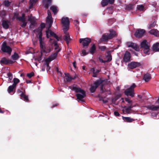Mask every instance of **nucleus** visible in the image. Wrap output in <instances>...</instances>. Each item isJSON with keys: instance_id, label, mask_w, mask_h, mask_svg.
<instances>
[{"instance_id": "1", "label": "nucleus", "mask_w": 159, "mask_h": 159, "mask_svg": "<svg viewBox=\"0 0 159 159\" xmlns=\"http://www.w3.org/2000/svg\"><path fill=\"white\" fill-rule=\"evenodd\" d=\"M73 89L75 90V92L76 93H80L82 94L77 93L76 94V96L77 99L82 102H84V100L83 99L86 96L85 92L80 87L79 88H73Z\"/></svg>"}, {"instance_id": "5", "label": "nucleus", "mask_w": 159, "mask_h": 159, "mask_svg": "<svg viewBox=\"0 0 159 159\" xmlns=\"http://www.w3.org/2000/svg\"><path fill=\"white\" fill-rule=\"evenodd\" d=\"M61 23L63 25V32L67 31L69 28L70 21L67 17H63L61 19Z\"/></svg>"}, {"instance_id": "56", "label": "nucleus", "mask_w": 159, "mask_h": 159, "mask_svg": "<svg viewBox=\"0 0 159 159\" xmlns=\"http://www.w3.org/2000/svg\"><path fill=\"white\" fill-rule=\"evenodd\" d=\"M133 49L136 51L138 52L139 51V48L138 45H137Z\"/></svg>"}, {"instance_id": "58", "label": "nucleus", "mask_w": 159, "mask_h": 159, "mask_svg": "<svg viewBox=\"0 0 159 159\" xmlns=\"http://www.w3.org/2000/svg\"><path fill=\"white\" fill-rule=\"evenodd\" d=\"M114 115L117 116H120V114L117 111H115L114 112Z\"/></svg>"}, {"instance_id": "34", "label": "nucleus", "mask_w": 159, "mask_h": 159, "mask_svg": "<svg viewBox=\"0 0 159 159\" xmlns=\"http://www.w3.org/2000/svg\"><path fill=\"white\" fill-rule=\"evenodd\" d=\"M38 0H30L29 3V8H32L33 7L35 4Z\"/></svg>"}, {"instance_id": "19", "label": "nucleus", "mask_w": 159, "mask_h": 159, "mask_svg": "<svg viewBox=\"0 0 159 159\" xmlns=\"http://www.w3.org/2000/svg\"><path fill=\"white\" fill-rule=\"evenodd\" d=\"M25 16V14L23 13L22 15V18H20V21H21L23 23L20 25L21 26L22 28L25 27L27 24V22H26V19Z\"/></svg>"}, {"instance_id": "15", "label": "nucleus", "mask_w": 159, "mask_h": 159, "mask_svg": "<svg viewBox=\"0 0 159 159\" xmlns=\"http://www.w3.org/2000/svg\"><path fill=\"white\" fill-rule=\"evenodd\" d=\"M141 65V64L139 62L134 61L131 62L128 64L129 67L131 69L139 67Z\"/></svg>"}, {"instance_id": "26", "label": "nucleus", "mask_w": 159, "mask_h": 159, "mask_svg": "<svg viewBox=\"0 0 159 159\" xmlns=\"http://www.w3.org/2000/svg\"><path fill=\"white\" fill-rule=\"evenodd\" d=\"M65 75L66 77L65 79L66 80V81L67 82H70L72 80H74L75 78V77L73 78L72 77L69 76V74L68 73H65Z\"/></svg>"}, {"instance_id": "55", "label": "nucleus", "mask_w": 159, "mask_h": 159, "mask_svg": "<svg viewBox=\"0 0 159 159\" xmlns=\"http://www.w3.org/2000/svg\"><path fill=\"white\" fill-rule=\"evenodd\" d=\"M120 97V96L119 95L116 96L112 100V102H115L117 100H118L119 98Z\"/></svg>"}, {"instance_id": "9", "label": "nucleus", "mask_w": 159, "mask_h": 159, "mask_svg": "<svg viewBox=\"0 0 159 159\" xmlns=\"http://www.w3.org/2000/svg\"><path fill=\"white\" fill-rule=\"evenodd\" d=\"M145 32V31L144 30L138 29L134 33V35L136 38H140L143 36Z\"/></svg>"}, {"instance_id": "33", "label": "nucleus", "mask_w": 159, "mask_h": 159, "mask_svg": "<svg viewBox=\"0 0 159 159\" xmlns=\"http://www.w3.org/2000/svg\"><path fill=\"white\" fill-rule=\"evenodd\" d=\"M126 44L128 47H131L133 49L137 45L136 44L131 42H127Z\"/></svg>"}, {"instance_id": "54", "label": "nucleus", "mask_w": 159, "mask_h": 159, "mask_svg": "<svg viewBox=\"0 0 159 159\" xmlns=\"http://www.w3.org/2000/svg\"><path fill=\"white\" fill-rule=\"evenodd\" d=\"M7 75L8 76V77L9 79V80H11L12 79V78H13V76H12V74L11 73L9 72L7 74Z\"/></svg>"}, {"instance_id": "41", "label": "nucleus", "mask_w": 159, "mask_h": 159, "mask_svg": "<svg viewBox=\"0 0 159 159\" xmlns=\"http://www.w3.org/2000/svg\"><path fill=\"white\" fill-rule=\"evenodd\" d=\"M13 84L12 85L16 87V85L20 82V80L17 78H14L13 80Z\"/></svg>"}, {"instance_id": "64", "label": "nucleus", "mask_w": 159, "mask_h": 159, "mask_svg": "<svg viewBox=\"0 0 159 159\" xmlns=\"http://www.w3.org/2000/svg\"><path fill=\"white\" fill-rule=\"evenodd\" d=\"M74 24L75 25H77L79 24V22L77 20H75L74 21Z\"/></svg>"}, {"instance_id": "18", "label": "nucleus", "mask_w": 159, "mask_h": 159, "mask_svg": "<svg viewBox=\"0 0 159 159\" xmlns=\"http://www.w3.org/2000/svg\"><path fill=\"white\" fill-rule=\"evenodd\" d=\"M114 0H102L101 4L103 7L107 6L108 4H112L114 3Z\"/></svg>"}, {"instance_id": "30", "label": "nucleus", "mask_w": 159, "mask_h": 159, "mask_svg": "<svg viewBox=\"0 0 159 159\" xmlns=\"http://www.w3.org/2000/svg\"><path fill=\"white\" fill-rule=\"evenodd\" d=\"M135 106V105H133L131 103L130 104L129 106L125 108V111L126 113L129 114L130 113V111L132 110L131 109Z\"/></svg>"}, {"instance_id": "13", "label": "nucleus", "mask_w": 159, "mask_h": 159, "mask_svg": "<svg viewBox=\"0 0 159 159\" xmlns=\"http://www.w3.org/2000/svg\"><path fill=\"white\" fill-rule=\"evenodd\" d=\"M156 103H158L159 104V98L156 101ZM145 107L148 109L153 111H157L159 109V105L158 106H155L154 105H152L146 106Z\"/></svg>"}, {"instance_id": "21", "label": "nucleus", "mask_w": 159, "mask_h": 159, "mask_svg": "<svg viewBox=\"0 0 159 159\" xmlns=\"http://www.w3.org/2000/svg\"><path fill=\"white\" fill-rule=\"evenodd\" d=\"M61 49H59V50L57 51L54 53L52 54L48 58H49L50 60V61H52L55 59L57 56L58 52L60 51Z\"/></svg>"}, {"instance_id": "7", "label": "nucleus", "mask_w": 159, "mask_h": 159, "mask_svg": "<svg viewBox=\"0 0 159 159\" xmlns=\"http://www.w3.org/2000/svg\"><path fill=\"white\" fill-rule=\"evenodd\" d=\"M1 50L4 52H6L9 55H11V48L7 45V43L4 42L1 46Z\"/></svg>"}, {"instance_id": "44", "label": "nucleus", "mask_w": 159, "mask_h": 159, "mask_svg": "<svg viewBox=\"0 0 159 159\" xmlns=\"http://www.w3.org/2000/svg\"><path fill=\"white\" fill-rule=\"evenodd\" d=\"M157 30H156L152 29L149 31V33L151 34L157 36Z\"/></svg>"}, {"instance_id": "24", "label": "nucleus", "mask_w": 159, "mask_h": 159, "mask_svg": "<svg viewBox=\"0 0 159 159\" xmlns=\"http://www.w3.org/2000/svg\"><path fill=\"white\" fill-rule=\"evenodd\" d=\"M110 37L108 35V34H103L102 36L101 40L102 41L107 42L109 39H110Z\"/></svg>"}, {"instance_id": "3", "label": "nucleus", "mask_w": 159, "mask_h": 159, "mask_svg": "<svg viewBox=\"0 0 159 159\" xmlns=\"http://www.w3.org/2000/svg\"><path fill=\"white\" fill-rule=\"evenodd\" d=\"M148 42L146 40H144L140 43V48L143 49V53L147 55L150 54V46L148 45Z\"/></svg>"}, {"instance_id": "23", "label": "nucleus", "mask_w": 159, "mask_h": 159, "mask_svg": "<svg viewBox=\"0 0 159 159\" xmlns=\"http://www.w3.org/2000/svg\"><path fill=\"white\" fill-rule=\"evenodd\" d=\"M46 23L47 25H48V29H50L53 23L52 18H47Z\"/></svg>"}, {"instance_id": "29", "label": "nucleus", "mask_w": 159, "mask_h": 159, "mask_svg": "<svg viewBox=\"0 0 159 159\" xmlns=\"http://www.w3.org/2000/svg\"><path fill=\"white\" fill-rule=\"evenodd\" d=\"M122 117L123 120H124L125 121L127 122H131L135 120L134 119L131 118L130 117H125L122 116Z\"/></svg>"}, {"instance_id": "37", "label": "nucleus", "mask_w": 159, "mask_h": 159, "mask_svg": "<svg viewBox=\"0 0 159 159\" xmlns=\"http://www.w3.org/2000/svg\"><path fill=\"white\" fill-rule=\"evenodd\" d=\"M21 18H22V16L21 17H19V14L18 13L15 12L14 13L13 19L16 18L17 20L20 21Z\"/></svg>"}, {"instance_id": "11", "label": "nucleus", "mask_w": 159, "mask_h": 159, "mask_svg": "<svg viewBox=\"0 0 159 159\" xmlns=\"http://www.w3.org/2000/svg\"><path fill=\"white\" fill-rule=\"evenodd\" d=\"M0 63L2 64H12L14 61L11 60H8L6 57H3L0 60Z\"/></svg>"}, {"instance_id": "51", "label": "nucleus", "mask_w": 159, "mask_h": 159, "mask_svg": "<svg viewBox=\"0 0 159 159\" xmlns=\"http://www.w3.org/2000/svg\"><path fill=\"white\" fill-rule=\"evenodd\" d=\"M47 13L48 16L47 18H52L51 13L49 10H48L47 11Z\"/></svg>"}, {"instance_id": "20", "label": "nucleus", "mask_w": 159, "mask_h": 159, "mask_svg": "<svg viewBox=\"0 0 159 159\" xmlns=\"http://www.w3.org/2000/svg\"><path fill=\"white\" fill-rule=\"evenodd\" d=\"M10 24L11 22L10 21L3 20L2 21V25L4 29H7L9 28V24Z\"/></svg>"}, {"instance_id": "2", "label": "nucleus", "mask_w": 159, "mask_h": 159, "mask_svg": "<svg viewBox=\"0 0 159 159\" xmlns=\"http://www.w3.org/2000/svg\"><path fill=\"white\" fill-rule=\"evenodd\" d=\"M40 47V53L43 54V53H48L50 52L51 51V47L50 46H46L45 43L43 41L42 38H39Z\"/></svg>"}, {"instance_id": "42", "label": "nucleus", "mask_w": 159, "mask_h": 159, "mask_svg": "<svg viewBox=\"0 0 159 159\" xmlns=\"http://www.w3.org/2000/svg\"><path fill=\"white\" fill-rule=\"evenodd\" d=\"M133 8V5L132 4H130L127 5L125 8V9L129 10H132Z\"/></svg>"}, {"instance_id": "22", "label": "nucleus", "mask_w": 159, "mask_h": 159, "mask_svg": "<svg viewBox=\"0 0 159 159\" xmlns=\"http://www.w3.org/2000/svg\"><path fill=\"white\" fill-rule=\"evenodd\" d=\"M21 90H24V92H22V93L20 95V97L21 98H23L24 100L26 102H28L29 100L28 99V97L27 95H26L25 93V91L24 89L22 88H21Z\"/></svg>"}, {"instance_id": "17", "label": "nucleus", "mask_w": 159, "mask_h": 159, "mask_svg": "<svg viewBox=\"0 0 159 159\" xmlns=\"http://www.w3.org/2000/svg\"><path fill=\"white\" fill-rule=\"evenodd\" d=\"M52 0H43V5L44 7L46 8H48L52 4Z\"/></svg>"}, {"instance_id": "16", "label": "nucleus", "mask_w": 159, "mask_h": 159, "mask_svg": "<svg viewBox=\"0 0 159 159\" xmlns=\"http://www.w3.org/2000/svg\"><path fill=\"white\" fill-rule=\"evenodd\" d=\"M65 35L63 36V38L64 40H65L67 45H68L70 41L71 40V39L70 38V36L69 34L67 32V31L64 32Z\"/></svg>"}, {"instance_id": "36", "label": "nucleus", "mask_w": 159, "mask_h": 159, "mask_svg": "<svg viewBox=\"0 0 159 159\" xmlns=\"http://www.w3.org/2000/svg\"><path fill=\"white\" fill-rule=\"evenodd\" d=\"M50 9L52 11L54 14H56L58 11L57 7L55 6H51L50 8Z\"/></svg>"}, {"instance_id": "10", "label": "nucleus", "mask_w": 159, "mask_h": 159, "mask_svg": "<svg viewBox=\"0 0 159 159\" xmlns=\"http://www.w3.org/2000/svg\"><path fill=\"white\" fill-rule=\"evenodd\" d=\"M45 27V24L43 23H41L40 27L37 29V31L38 33V34L39 35V38H42L43 30Z\"/></svg>"}, {"instance_id": "60", "label": "nucleus", "mask_w": 159, "mask_h": 159, "mask_svg": "<svg viewBox=\"0 0 159 159\" xmlns=\"http://www.w3.org/2000/svg\"><path fill=\"white\" fill-rule=\"evenodd\" d=\"M46 67V66H45V65L43 64L42 66V71H44L45 70Z\"/></svg>"}, {"instance_id": "47", "label": "nucleus", "mask_w": 159, "mask_h": 159, "mask_svg": "<svg viewBox=\"0 0 159 159\" xmlns=\"http://www.w3.org/2000/svg\"><path fill=\"white\" fill-rule=\"evenodd\" d=\"M156 24V22L155 21H154L151 23L149 25L148 27V29H150L154 27Z\"/></svg>"}, {"instance_id": "50", "label": "nucleus", "mask_w": 159, "mask_h": 159, "mask_svg": "<svg viewBox=\"0 0 159 159\" xmlns=\"http://www.w3.org/2000/svg\"><path fill=\"white\" fill-rule=\"evenodd\" d=\"M34 75V73L33 72H31L30 73H28L27 74V76L29 78H31L32 76Z\"/></svg>"}, {"instance_id": "61", "label": "nucleus", "mask_w": 159, "mask_h": 159, "mask_svg": "<svg viewBox=\"0 0 159 159\" xmlns=\"http://www.w3.org/2000/svg\"><path fill=\"white\" fill-rule=\"evenodd\" d=\"M54 46H55V49H58V48H59V46H58L57 43H54Z\"/></svg>"}, {"instance_id": "49", "label": "nucleus", "mask_w": 159, "mask_h": 159, "mask_svg": "<svg viewBox=\"0 0 159 159\" xmlns=\"http://www.w3.org/2000/svg\"><path fill=\"white\" fill-rule=\"evenodd\" d=\"M98 48L101 51H104L107 49V47L105 46H99Z\"/></svg>"}, {"instance_id": "8", "label": "nucleus", "mask_w": 159, "mask_h": 159, "mask_svg": "<svg viewBox=\"0 0 159 159\" xmlns=\"http://www.w3.org/2000/svg\"><path fill=\"white\" fill-rule=\"evenodd\" d=\"M80 43L82 44L83 47L86 48L91 42V39L89 38H86L80 39Z\"/></svg>"}, {"instance_id": "4", "label": "nucleus", "mask_w": 159, "mask_h": 159, "mask_svg": "<svg viewBox=\"0 0 159 159\" xmlns=\"http://www.w3.org/2000/svg\"><path fill=\"white\" fill-rule=\"evenodd\" d=\"M136 87V85L134 83H133L130 87L126 89L124 93L127 96H130L131 97H133L134 96V89Z\"/></svg>"}, {"instance_id": "25", "label": "nucleus", "mask_w": 159, "mask_h": 159, "mask_svg": "<svg viewBox=\"0 0 159 159\" xmlns=\"http://www.w3.org/2000/svg\"><path fill=\"white\" fill-rule=\"evenodd\" d=\"M151 78L150 74L149 73H147L144 75L143 79L145 82H147L151 79Z\"/></svg>"}, {"instance_id": "27", "label": "nucleus", "mask_w": 159, "mask_h": 159, "mask_svg": "<svg viewBox=\"0 0 159 159\" xmlns=\"http://www.w3.org/2000/svg\"><path fill=\"white\" fill-rule=\"evenodd\" d=\"M96 49V47L95 45L94 44H92V47L89 49V52L91 54L93 55L95 52Z\"/></svg>"}, {"instance_id": "45", "label": "nucleus", "mask_w": 159, "mask_h": 159, "mask_svg": "<svg viewBox=\"0 0 159 159\" xmlns=\"http://www.w3.org/2000/svg\"><path fill=\"white\" fill-rule=\"evenodd\" d=\"M11 2H9L8 0H5L3 2V4L6 7H8L10 6L11 4Z\"/></svg>"}, {"instance_id": "12", "label": "nucleus", "mask_w": 159, "mask_h": 159, "mask_svg": "<svg viewBox=\"0 0 159 159\" xmlns=\"http://www.w3.org/2000/svg\"><path fill=\"white\" fill-rule=\"evenodd\" d=\"M131 57L130 53L128 51H126L124 56L123 60L125 62H129L130 61V59Z\"/></svg>"}, {"instance_id": "31", "label": "nucleus", "mask_w": 159, "mask_h": 159, "mask_svg": "<svg viewBox=\"0 0 159 159\" xmlns=\"http://www.w3.org/2000/svg\"><path fill=\"white\" fill-rule=\"evenodd\" d=\"M152 50L155 52H159V43H156L153 45Z\"/></svg>"}, {"instance_id": "40", "label": "nucleus", "mask_w": 159, "mask_h": 159, "mask_svg": "<svg viewBox=\"0 0 159 159\" xmlns=\"http://www.w3.org/2000/svg\"><path fill=\"white\" fill-rule=\"evenodd\" d=\"M11 57L13 60H16L19 58V56L17 53L15 52L14 54L12 55Z\"/></svg>"}, {"instance_id": "63", "label": "nucleus", "mask_w": 159, "mask_h": 159, "mask_svg": "<svg viewBox=\"0 0 159 159\" xmlns=\"http://www.w3.org/2000/svg\"><path fill=\"white\" fill-rule=\"evenodd\" d=\"M98 97L100 98V100H102L104 103H106L107 102V100H102V98H100L99 96H98Z\"/></svg>"}, {"instance_id": "62", "label": "nucleus", "mask_w": 159, "mask_h": 159, "mask_svg": "<svg viewBox=\"0 0 159 159\" xmlns=\"http://www.w3.org/2000/svg\"><path fill=\"white\" fill-rule=\"evenodd\" d=\"M79 88V87H77L76 86H69L68 87V88L70 89H71L72 91H75V90H74L73 89V88Z\"/></svg>"}, {"instance_id": "57", "label": "nucleus", "mask_w": 159, "mask_h": 159, "mask_svg": "<svg viewBox=\"0 0 159 159\" xmlns=\"http://www.w3.org/2000/svg\"><path fill=\"white\" fill-rule=\"evenodd\" d=\"M43 56V54L41 53V54L39 56V57H38L37 58V60L38 61H40L42 60V57Z\"/></svg>"}, {"instance_id": "6", "label": "nucleus", "mask_w": 159, "mask_h": 159, "mask_svg": "<svg viewBox=\"0 0 159 159\" xmlns=\"http://www.w3.org/2000/svg\"><path fill=\"white\" fill-rule=\"evenodd\" d=\"M104 81L101 80H97L93 83V85H91L90 88V91L91 93H94L97 88L103 83Z\"/></svg>"}, {"instance_id": "59", "label": "nucleus", "mask_w": 159, "mask_h": 159, "mask_svg": "<svg viewBox=\"0 0 159 159\" xmlns=\"http://www.w3.org/2000/svg\"><path fill=\"white\" fill-rule=\"evenodd\" d=\"M82 53L83 56H85L87 54V53L86 52V51L85 50H83L82 51Z\"/></svg>"}, {"instance_id": "35", "label": "nucleus", "mask_w": 159, "mask_h": 159, "mask_svg": "<svg viewBox=\"0 0 159 159\" xmlns=\"http://www.w3.org/2000/svg\"><path fill=\"white\" fill-rule=\"evenodd\" d=\"M50 61V60L49 58H48L45 60V63L43 64L44 65H45V66L48 67V68H49V69H50V67L49 66V64L50 62L51 61Z\"/></svg>"}, {"instance_id": "39", "label": "nucleus", "mask_w": 159, "mask_h": 159, "mask_svg": "<svg viewBox=\"0 0 159 159\" xmlns=\"http://www.w3.org/2000/svg\"><path fill=\"white\" fill-rule=\"evenodd\" d=\"M29 20L30 21L31 25L34 26L36 23V20L34 17H32L29 19Z\"/></svg>"}, {"instance_id": "46", "label": "nucleus", "mask_w": 159, "mask_h": 159, "mask_svg": "<svg viewBox=\"0 0 159 159\" xmlns=\"http://www.w3.org/2000/svg\"><path fill=\"white\" fill-rule=\"evenodd\" d=\"M137 9L140 11H143L144 9V6L142 5H138L137 6Z\"/></svg>"}, {"instance_id": "48", "label": "nucleus", "mask_w": 159, "mask_h": 159, "mask_svg": "<svg viewBox=\"0 0 159 159\" xmlns=\"http://www.w3.org/2000/svg\"><path fill=\"white\" fill-rule=\"evenodd\" d=\"M102 83L101 85V87L100 88V91L101 92V93H103L105 92L106 91V89L105 88H104L103 86L104 85Z\"/></svg>"}, {"instance_id": "38", "label": "nucleus", "mask_w": 159, "mask_h": 159, "mask_svg": "<svg viewBox=\"0 0 159 159\" xmlns=\"http://www.w3.org/2000/svg\"><path fill=\"white\" fill-rule=\"evenodd\" d=\"M111 53V51H108L107 52V57H108L107 61L108 62L112 60V56Z\"/></svg>"}, {"instance_id": "14", "label": "nucleus", "mask_w": 159, "mask_h": 159, "mask_svg": "<svg viewBox=\"0 0 159 159\" xmlns=\"http://www.w3.org/2000/svg\"><path fill=\"white\" fill-rule=\"evenodd\" d=\"M49 33L50 35L55 38H56L57 41L59 40V37L58 36L56 35V34L54 32H52L50 29H48V30L46 31V36L47 38H49L48 36V34Z\"/></svg>"}, {"instance_id": "43", "label": "nucleus", "mask_w": 159, "mask_h": 159, "mask_svg": "<svg viewBox=\"0 0 159 159\" xmlns=\"http://www.w3.org/2000/svg\"><path fill=\"white\" fill-rule=\"evenodd\" d=\"M15 88H16V87L12 85L9 86L7 89L8 92L9 93H10L11 92L13 91V89Z\"/></svg>"}, {"instance_id": "53", "label": "nucleus", "mask_w": 159, "mask_h": 159, "mask_svg": "<svg viewBox=\"0 0 159 159\" xmlns=\"http://www.w3.org/2000/svg\"><path fill=\"white\" fill-rule=\"evenodd\" d=\"M98 59H99V61L101 62L102 63H105L106 62H108L107 61H107H104L102 59V58H101V57H99V58H98Z\"/></svg>"}, {"instance_id": "52", "label": "nucleus", "mask_w": 159, "mask_h": 159, "mask_svg": "<svg viewBox=\"0 0 159 159\" xmlns=\"http://www.w3.org/2000/svg\"><path fill=\"white\" fill-rule=\"evenodd\" d=\"M125 100L126 102H127L129 105L131 104V103L132 104V101L130 100L128 98H125Z\"/></svg>"}, {"instance_id": "28", "label": "nucleus", "mask_w": 159, "mask_h": 159, "mask_svg": "<svg viewBox=\"0 0 159 159\" xmlns=\"http://www.w3.org/2000/svg\"><path fill=\"white\" fill-rule=\"evenodd\" d=\"M110 31V34H108V35L110 37V39H111L114 37L116 35V32L112 30H109Z\"/></svg>"}, {"instance_id": "32", "label": "nucleus", "mask_w": 159, "mask_h": 159, "mask_svg": "<svg viewBox=\"0 0 159 159\" xmlns=\"http://www.w3.org/2000/svg\"><path fill=\"white\" fill-rule=\"evenodd\" d=\"M91 71H92L93 73V76L94 77H97V75L99 73L100 70H97L96 71L94 68H92L91 69Z\"/></svg>"}]
</instances>
